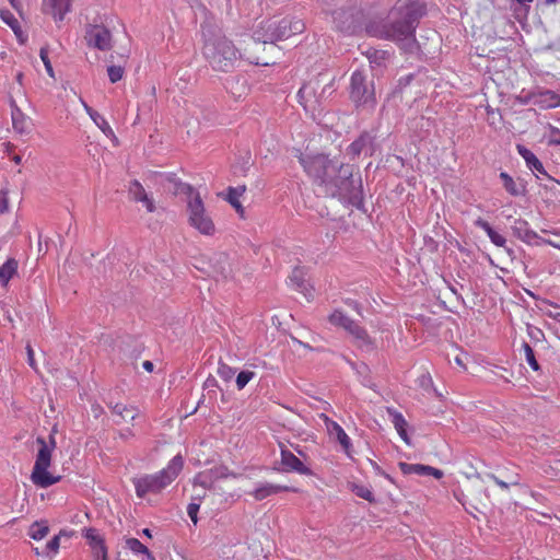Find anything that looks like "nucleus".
Here are the masks:
<instances>
[{
  "label": "nucleus",
  "instance_id": "nucleus-15",
  "mask_svg": "<svg viewBox=\"0 0 560 560\" xmlns=\"http://www.w3.org/2000/svg\"><path fill=\"white\" fill-rule=\"evenodd\" d=\"M72 9V0H43L42 11L50 15L55 22L63 21L65 16Z\"/></svg>",
  "mask_w": 560,
  "mask_h": 560
},
{
  "label": "nucleus",
  "instance_id": "nucleus-20",
  "mask_svg": "<svg viewBox=\"0 0 560 560\" xmlns=\"http://www.w3.org/2000/svg\"><path fill=\"white\" fill-rule=\"evenodd\" d=\"M283 491H296V489L288 487V486L265 482V483L257 485L250 494L257 501H261L270 495H273V494H277V493H280Z\"/></svg>",
  "mask_w": 560,
  "mask_h": 560
},
{
  "label": "nucleus",
  "instance_id": "nucleus-47",
  "mask_svg": "<svg viewBox=\"0 0 560 560\" xmlns=\"http://www.w3.org/2000/svg\"><path fill=\"white\" fill-rule=\"evenodd\" d=\"M548 143H549V145H560V129L559 128L551 127Z\"/></svg>",
  "mask_w": 560,
  "mask_h": 560
},
{
  "label": "nucleus",
  "instance_id": "nucleus-58",
  "mask_svg": "<svg viewBox=\"0 0 560 560\" xmlns=\"http://www.w3.org/2000/svg\"><path fill=\"white\" fill-rule=\"evenodd\" d=\"M93 553L95 560H107V548L100 551H94Z\"/></svg>",
  "mask_w": 560,
  "mask_h": 560
},
{
  "label": "nucleus",
  "instance_id": "nucleus-25",
  "mask_svg": "<svg viewBox=\"0 0 560 560\" xmlns=\"http://www.w3.org/2000/svg\"><path fill=\"white\" fill-rule=\"evenodd\" d=\"M19 264L16 259L9 258L1 267H0V284L5 287L9 281L16 275Z\"/></svg>",
  "mask_w": 560,
  "mask_h": 560
},
{
  "label": "nucleus",
  "instance_id": "nucleus-50",
  "mask_svg": "<svg viewBox=\"0 0 560 560\" xmlns=\"http://www.w3.org/2000/svg\"><path fill=\"white\" fill-rule=\"evenodd\" d=\"M140 202L145 207L148 212H154L156 209L154 200L149 195H147Z\"/></svg>",
  "mask_w": 560,
  "mask_h": 560
},
{
  "label": "nucleus",
  "instance_id": "nucleus-38",
  "mask_svg": "<svg viewBox=\"0 0 560 560\" xmlns=\"http://www.w3.org/2000/svg\"><path fill=\"white\" fill-rule=\"evenodd\" d=\"M126 546L129 550H131L133 553H148V547L144 546L139 539L137 538H128L126 540Z\"/></svg>",
  "mask_w": 560,
  "mask_h": 560
},
{
  "label": "nucleus",
  "instance_id": "nucleus-5",
  "mask_svg": "<svg viewBox=\"0 0 560 560\" xmlns=\"http://www.w3.org/2000/svg\"><path fill=\"white\" fill-rule=\"evenodd\" d=\"M183 466V457L180 455H176L162 470L155 474L143 475L139 478H135L132 483L135 486L137 497L142 499L149 493H160L177 478Z\"/></svg>",
  "mask_w": 560,
  "mask_h": 560
},
{
  "label": "nucleus",
  "instance_id": "nucleus-1",
  "mask_svg": "<svg viewBox=\"0 0 560 560\" xmlns=\"http://www.w3.org/2000/svg\"><path fill=\"white\" fill-rule=\"evenodd\" d=\"M299 162L326 196L337 197L359 208L363 202L361 177L353 176V165L330 160L320 153H300Z\"/></svg>",
  "mask_w": 560,
  "mask_h": 560
},
{
  "label": "nucleus",
  "instance_id": "nucleus-54",
  "mask_svg": "<svg viewBox=\"0 0 560 560\" xmlns=\"http://www.w3.org/2000/svg\"><path fill=\"white\" fill-rule=\"evenodd\" d=\"M506 479H508V482L510 483V486H517V485H520L521 476L518 472H513V474L506 476Z\"/></svg>",
  "mask_w": 560,
  "mask_h": 560
},
{
  "label": "nucleus",
  "instance_id": "nucleus-44",
  "mask_svg": "<svg viewBox=\"0 0 560 560\" xmlns=\"http://www.w3.org/2000/svg\"><path fill=\"white\" fill-rule=\"evenodd\" d=\"M490 241L498 247H503L506 244V240L503 235L499 234L492 228L487 232Z\"/></svg>",
  "mask_w": 560,
  "mask_h": 560
},
{
  "label": "nucleus",
  "instance_id": "nucleus-63",
  "mask_svg": "<svg viewBox=\"0 0 560 560\" xmlns=\"http://www.w3.org/2000/svg\"><path fill=\"white\" fill-rule=\"evenodd\" d=\"M142 366H143V369H144L145 371H148V372H152V371H153V369H154V364H153L151 361H144V362L142 363Z\"/></svg>",
  "mask_w": 560,
  "mask_h": 560
},
{
  "label": "nucleus",
  "instance_id": "nucleus-6",
  "mask_svg": "<svg viewBox=\"0 0 560 560\" xmlns=\"http://www.w3.org/2000/svg\"><path fill=\"white\" fill-rule=\"evenodd\" d=\"M39 445L36 460L32 470L31 479L34 485L40 488H47L60 480V476H54L48 471L51 463L52 450L56 446L54 436H50V443H47L43 438H37Z\"/></svg>",
  "mask_w": 560,
  "mask_h": 560
},
{
  "label": "nucleus",
  "instance_id": "nucleus-22",
  "mask_svg": "<svg viewBox=\"0 0 560 560\" xmlns=\"http://www.w3.org/2000/svg\"><path fill=\"white\" fill-rule=\"evenodd\" d=\"M372 145V137L368 132H363L355 139L347 149L348 154L353 158L359 156L361 153H368Z\"/></svg>",
  "mask_w": 560,
  "mask_h": 560
},
{
  "label": "nucleus",
  "instance_id": "nucleus-42",
  "mask_svg": "<svg viewBox=\"0 0 560 560\" xmlns=\"http://www.w3.org/2000/svg\"><path fill=\"white\" fill-rule=\"evenodd\" d=\"M234 374H235V370L233 368H231L230 365L222 363V362L219 363L218 375L222 380L229 382L230 380H232Z\"/></svg>",
  "mask_w": 560,
  "mask_h": 560
},
{
  "label": "nucleus",
  "instance_id": "nucleus-43",
  "mask_svg": "<svg viewBox=\"0 0 560 560\" xmlns=\"http://www.w3.org/2000/svg\"><path fill=\"white\" fill-rule=\"evenodd\" d=\"M353 491L355 492V494L369 502H373L374 501V495H373V492L365 486H355Z\"/></svg>",
  "mask_w": 560,
  "mask_h": 560
},
{
  "label": "nucleus",
  "instance_id": "nucleus-16",
  "mask_svg": "<svg viewBox=\"0 0 560 560\" xmlns=\"http://www.w3.org/2000/svg\"><path fill=\"white\" fill-rule=\"evenodd\" d=\"M332 22L335 28L346 34H353L355 32V19L352 11L347 9H337L332 12Z\"/></svg>",
  "mask_w": 560,
  "mask_h": 560
},
{
  "label": "nucleus",
  "instance_id": "nucleus-61",
  "mask_svg": "<svg viewBox=\"0 0 560 560\" xmlns=\"http://www.w3.org/2000/svg\"><path fill=\"white\" fill-rule=\"evenodd\" d=\"M194 485H199L203 488H207L208 487V483L207 481L203 479V476L202 475H198L195 477V480H194Z\"/></svg>",
  "mask_w": 560,
  "mask_h": 560
},
{
  "label": "nucleus",
  "instance_id": "nucleus-8",
  "mask_svg": "<svg viewBox=\"0 0 560 560\" xmlns=\"http://www.w3.org/2000/svg\"><path fill=\"white\" fill-rule=\"evenodd\" d=\"M318 88L317 81H310L302 85L296 95L305 112L314 118L323 112L324 107L322 96L317 93Z\"/></svg>",
  "mask_w": 560,
  "mask_h": 560
},
{
  "label": "nucleus",
  "instance_id": "nucleus-49",
  "mask_svg": "<svg viewBox=\"0 0 560 560\" xmlns=\"http://www.w3.org/2000/svg\"><path fill=\"white\" fill-rule=\"evenodd\" d=\"M0 18L7 25L15 23V18L9 10H1Z\"/></svg>",
  "mask_w": 560,
  "mask_h": 560
},
{
  "label": "nucleus",
  "instance_id": "nucleus-48",
  "mask_svg": "<svg viewBox=\"0 0 560 560\" xmlns=\"http://www.w3.org/2000/svg\"><path fill=\"white\" fill-rule=\"evenodd\" d=\"M335 92L334 81L329 82L325 86H323L319 95L322 96L323 103Z\"/></svg>",
  "mask_w": 560,
  "mask_h": 560
},
{
  "label": "nucleus",
  "instance_id": "nucleus-55",
  "mask_svg": "<svg viewBox=\"0 0 560 560\" xmlns=\"http://www.w3.org/2000/svg\"><path fill=\"white\" fill-rule=\"evenodd\" d=\"M491 479L498 487H500L503 490H508L510 488V483L508 481L502 480L494 475L491 476Z\"/></svg>",
  "mask_w": 560,
  "mask_h": 560
},
{
  "label": "nucleus",
  "instance_id": "nucleus-18",
  "mask_svg": "<svg viewBox=\"0 0 560 560\" xmlns=\"http://www.w3.org/2000/svg\"><path fill=\"white\" fill-rule=\"evenodd\" d=\"M10 106L14 130L21 135L28 133L31 129V119L18 107L14 100H11Z\"/></svg>",
  "mask_w": 560,
  "mask_h": 560
},
{
  "label": "nucleus",
  "instance_id": "nucleus-59",
  "mask_svg": "<svg viewBox=\"0 0 560 560\" xmlns=\"http://www.w3.org/2000/svg\"><path fill=\"white\" fill-rule=\"evenodd\" d=\"M32 550L34 551V553L36 556H42V557H44V558H46L48 560H51V556L48 552H46L45 549L44 550H39L38 547H33Z\"/></svg>",
  "mask_w": 560,
  "mask_h": 560
},
{
  "label": "nucleus",
  "instance_id": "nucleus-33",
  "mask_svg": "<svg viewBox=\"0 0 560 560\" xmlns=\"http://www.w3.org/2000/svg\"><path fill=\"white\" fill-rule=\"evenodd\" d=\"M387 412L392 419V422L395 427V429L397 430L398 434H405V429H406V425H407V422L404 418V416L398 412L397 410H395L394 408H387Z\"/></svg>",
  "mask_w": 560,
  "mask_h": 560
},
{
  "label": "nucleus",
  "instance_id": "nucleus-57",
  "mask_svg": "<svg viewBox=\"0 0 560 560\" xmlns=\"http://www.w3.org/2000/svg\"><path fill=\"white\" fill-rule=\"evenodd\" d=\"M27 360H28V364L31 368L33 369H36V363H35V359H34V351L33 349L31 348V346H27Z\"/></svg>",
  "mask_w": 560,
  "mask_h": 560
},
{
  "label": "nucleus",
  "instance_id": "nucleus-29",
  "mask_svg": "<svg viewBox=\"0 0 560 560\" xmlns=\"http://www.w3.org/2000/svg\"><path fill=\"white\" fill-rule=\"evenodd\" d=\"M328 320L331 325L341 327L345 330L349 328V326L354 322L352 318H350L348 315H346L342 311L336 310L334 311L329 317Z\"/></svg>",
  "mask_w": 560,
  "mask_h": 560
},
{
  "label": "nucleus",
  "instance_id": "nucleus-23",
  "mask_svg": "<svg viewBox=\"0 0 560 560\" xmlns=\"http://www.w3.org/2000/svg\"><path fill=\"white\" fill-rule=\"evenodd\" d=\"M80 102L86 112V114L90 116V118L94 121V124L105 133L110 135L113 133V129L109 126L108 121L105 119L104 116H102L100 113L94 110L91 106H89L83 98H80Z\"/></svg>",
  "mask_w": 560,
  "mask_h": 560
},
{
  "label": "nucleus",
  "instance_id": "nucleus-9",
  "mask_svg": "<svg viewBox=\"0 0 560 560\" xmlns=\"http://www.w3.org/2000/svg\"><path fill=\"white\" fill-rule=\"evenodd\" d=\"M85 39L89 46L100 50H108L112 47V34L102 25H91L86 30Z\"/></svg>",
  "mask_w": 560,
  "mask_h": 560
},
{
  "label": "nucleus",
  "instance_id": "nucleus-7",
  "mask_svg": "<svg viewBox=\"0 0 560 560\" xmlns=\"http://www.w3.org/2000/svg\"><path fill=\"white\" fill-rule=\"evenodd\" d=\"M349 95L357 108L372 110L376 105L374 84L361 70L353 71L350 77Z\"/></svg>",
  "mask_w": 560,
  "mask_h": 560
},
{
  "label": "nucleus",
  "instance_id": "nucleus-62",
  "mask_svg": "<svg viewBox=\"0 0 560 560\" xmlns=\"http://www.w3.org/2000/svg\"><path fill=\"white\" fill-rule=\"evenodd\" d=\"M464 358L465 355H462V354H457L454 359L455 363L460 366L462 369H466V365H465V362H464Z\"/></svg>",
  "mask_w": 560,
  "mask_h": 560
},
{
  "label": "nucleus",
  "instance_id": "nucleus-24",
  "mask_svg": "<svg viewBox=\"0 0 560 560\" xmlns=\"http://www.w3.org/2000/svg\"><path fill=\"white\" fill-rule=\"evenodd\" d=\"M83 537L88 540V544L92 548L93 552L106 549L104 539L96 528H85L83 530Z\"/></svg>",
  "mask_w": 560,
  "mask_h": 560
},
{
  "label": "nucleus",
  "instance_id": "nucleus-12",
  "mask_svg": "<svg viewBox=\"0 0 560 560\" xmlns=\"http://www.w3.org/2000/svg\"><path fill=\"white\" fill-rule=\"evenodd\" d=\"M320 418L324 421L326 431L329 434V436L331 439H335L336 441H338L339 444L341 445L343 452L348 456H350L351 448H352L351 439L346 433V431L342 429V427L340 424H338L336 421L331 420L326 415H322Z\"/></svg>",
  "mask_w": 560,
  "mask_h": 560
},
{
  "label": "nucleus",
  "instance_id": "nucleus-64",
  "mask_svg": "<svg viewBox=\"0 0 560 560\" xmlns=\"http://www.w3.org/2000/svg\"><path fill=\"white\" fill-rule=\"evenodd\" d=\"M542 244H547V245H550V246H552L555 248L560 249V244H558V243H556V242H553L551 240L542 238Z\"/></svg>",
  "mask_w": 560,
  "mask_h": 560
},
{
  "label": "nucleus",
  "instance_id": "nucleus-14",
  "mask_svg": "<svg viewBox=\"0 0 560 560\" xmlns=\"http://www.w3.org/2000/svg\"><path fill=\"white\" fill-rule=\"evenodd\" d=\"M280 463L282 470L285 472L294 471L305 476L312 475V470L293 452L285 447H281Z\"/></svg>",
  "mask_w": 560,
  "mask_h": 560
},
{
  "label": "nucleus",
  "instance_id": "nucleus-26",
  "mask_svg": "<svg viewBox=\"0 0 560 560\" xmlns=\"http://www.w3.org/2000/svg\"><path fill=\"white\" fill-rule=\"evenodd\" d=\"M532 2L533 0H511L513 15L518 22L527 19Z\"/></svg>",
  "mask_w": 560,
  "mask_h": 560
},
{
  "label": "nucleus",
  "instance_id": "nucleus-30",
  "mask_svg": "<svg viewBox=\"0 0 560 560\" xmlns=\"http://www.w3.org/2000/svg\"><path fill=\"white\" fill-rule=\"evenodd\" d=\"M245 191V187H238V188H233V187H230L229 190H228V196H226V200L230 202V205L240 213V214H243L244 213V208L242 207L241 202H240V197L242 196V194Z\"/></svg>",
  "mask_w": 560,
  "mask_h": 560
},
{
  "label": "nucleus",
  "instance_id": "nucleus-52",
  "mask_svg": "<svg viewBox=\"0 0 560 560\" xmlns=\"http://www.w3.org/2000/svg\"><path fill=\"white\" fill-rule=\"evenodd\" d=\"M118 435L124 441H128V440L135 438V433H133V431L130 428L121 429L118 432Z\"/></svg>",
  "mask_w": 560,
  "mask_h": 560
},
{
  "label": "nucleus",
  "instance_id": "nucleus-46",
  "mask_svg": "<svg viewBox=\"0 0 560 560\" xmlns=\"http://www.w3.org/2000/svg\"><path fill=\"white\" fill-rule=\"evenodd\" d=\"M200 509V498L197 502H190L187 506V514L191 522L196 525L198 523V511Z\"/></svg>",
  "mask_w": 560,
  "mask_h": 560
},
{
  "label": "nucleus",
  "instance_id": "nucleus-19",
  "mask_svg": "<svg viewBox=\"0 0 560 560\" xmlns=\"http://www.w3.org/2000/svg\"><path fill=\"white\" fill-rule=\"evenodd\" d=\"M349 332L355 345L362 349L372 350L374 349V342L372 338L369 336L368 331L360 326L357 322H353L349 328L346 330Z\"/></svg>",
  "mask_w": 560,
  "mask_h": 560
},
{
  "label": "nucleus",
  "instance_id": "nucleus-17",
  "mask_svg": "<svg viewBox=\"0 0 560 560\" xmlns=\"http://www.w3.org/2000/svg\"><path fill=\"white\" fill-rule=\"evenodd\" d=\"M516 150L518 154L524 159L526 166L538 177L539 175L547 176L548 174L539 161V159L523 144H517Z\"/></svg>",
  "mask_w": 560,
  "mask_h": 560
},
{
  "label": "nucleus",
  "instance_id": "nucleus-3",
  "mask_svg": "<svg viewBox=\"0 0 560 560\" xmlns=\"http://www.w3.org/2000/svg\"><path fill=\"white\" fill-rule=\"evenodd\" d=\"M167 178L174 184V194L185 196L188 224L202 235L213 236L217 232L215 224L206 209L200 192L174 175H168Z\"/></svg>",
  "mask_w": 560,
  "mask_h": 560
},
{
  "label": "nucleus",
  "instance_id": "nucleus-32",
  "mask_svg": "<svg viewBox=\"0 0 560 560\" xmlns=\"http://www.w3.org/2000/svg\"><path fill=\"white\" fill-rule=\"evenodd\" d=\"M290 281L293 283V285L301 292H303L306 296L307 300H310L312 298V294L311 293H306L307 291V287H306V282L304 281L303 279V271L302 269H295L292 273V276L290 277Z\"/></svg>",
  "mask_w": 560,
  "mask_h": 560
},
{
  "label": "nucleus",
  "instance_id": "nucleus-21",
  "mask_svg": "<svg viewBox=\"0 0 560 560\" xmlns=\"http://www.w3.org/2000/svg\"><path fill=\"white\" fill-rule=\"evenodd\" d=\"M535 106L541 109L560 106V95L551 90H535Z\"/></svg>",
  "mask_w": 560,
  "mask_h": 560
},
{
  "label": "nucleus",
  "instance_id": "nucleus-2",
  "mask_svg": "<svg viewBox=\"0 0 560 560\" xmlns=\"http://www.w3.org/2000/svg\"><path fill=\"white\" fill-rule=\"evenodd\" d=\"M425 5L421 1H412L394 7L389 12V21H371L366 25L370 36L394 42L410 40L420 19L425 15Z\"/></svg>",
  "mask_w": 560,
  "mask_h": 560
},
{
  "label": "nucleus",
  "instance_id": "nucleus-35",
  "mask_svg": "<svg viewBox=\"0 0 560 560\" xmlns=\"http://www.w3.org/2000/svg\"><path fill=\"white\" fill-rule=\"evenodd\" d=\"M129 194L133 201L139 202L148 195L143 186L138 180H132L129 185Z\"/></svg>",
  "mask_w": 560,
  "mask_h": 560
},
{
  "label": "nucleus",
  "instance_id": "nucleus-31",
  "mask_svg": "<svg viewBox=\"0 0 560 560\" xmlns=\"http://www.w3.org/2000/svg\"><path fill=\"white\" fill-rule=\"evenodd\" d=\"M500 178L503 182V186L505 190L512 196H521L523 194V189L518 187V185L514 182V179L505 172L500 173Z\"/></svg>",
  "mask_w": 560,
  "mask_h": 560
},
{
  "label": "nucleus",
  "instance_id": "nucleus-28",
  "mask_svg": "<svg viewBox=\"0 0 560 560\" xmlns=\"http://www.w3.org/2000/svg\"><path fill=\"white\" fill-rule=\"evenodd\" d=\"M49 533V526L46 521L34 522L28 528V536L34 540L44 539Z\"/></svg>",
  "mask_w": 560,
  "mask_h": 560
},
{
  "label": "nucleus",
  "instance_id": "nucleus-27",
  "mask_svg": "<svg viewBox=\"0 0 560 560\" xmlns=\"http://www.w3.org/2000/svg\"><path fill=\"white\" fill-rule=\"evenodd\" d=\"M109 408L112 409L113 413L121 417V419H124V420L129 418L130 421H133L139 415V410L135 406H127L124 404H115V405H109Z\"/></svg>",
  "mask_w": 560,
  "mask_h": 560
},
{
  "label": "nucleus",
  "instance_id": "nucleus-37",
  "mask_svg": "<svg viewBox=\"0 0 560 560\" xmlns=\"http://www.w3.org/2000/svg\"><path fill=\"white\" fill-rule=\"evenodd\" d=\"M515 101L521 105H534L535 104V90L525 91L522 90L520 94L515 96Z\"/></svg>",
  "mask_w": 560,
  "mask_h": 560
},
{
  "label": "nucleus",
  "instance_id": "nucleus-56",
  "mask_svg": "<svg viewBox=\"0 0 560 560\" xmlns=\"http://www.w3.org/2000/svg\"><path fill=\"white\" fill-rule=\"evenodd\" d=\"M475 225L482 229L486 233L492 228L486 220L478 218L475 221Z\"/></svg>",
  "mask_w": 560,
  "mask_h": 560
},
{
  "label": "nucleus",
  "instance_id": "nucleus-39",
  "mask_svg": "<svg viewBox=\"0 0 560 560\" xmlns=\"http://www.w3.org/2000/svg\"><path fill=\"white\" fill-rule=\"evenodd\" d=\"M255 376L253 371H242L236 376V386L243 389Z\"/></svg>",
  "mask_w": 560,
  "mask_h": 560
},
{
  "label": "nucleus",
  "instance_id": "nucleus-11",
  "mask_svg": "<svg viewBox=\"0 0 560 560\" xmlns=\"http://www.w3.org/2000/svg\"><path fill=\"white\" fill-rule=\"evenodd\" d=\"M512 232L522 242L532 245H542V237L539 236L534 230L530 229L529 223L524 219H515L512 226Z\"/></svg>",
  "mask_w": 560,
  "mask_h": 560
},
{
  "label": "nucleus",
  "instance_id": "nucleus-4",
  "mask_svg": "<svg viewBox=\"0 0 560 560\" xmlns=\"http://www.w3.org/2000/svg\"><path fill=\"white\" fill-rule=\"evenodd\" d=\"M202 52L210 67L222 72L234 69L242 57L233 42L221 34L206 37Z\"/></svg>",
  "mask_w": 560,
  "mask_h": 560
},
{
  "label": "nucleus",
  "instance_id": "nucleus-36",
  "mask_svg": "<svg viewBox=\"0 0 560 560\" xmlns=\"http://www.w3.org/2000/svg\"><path fill=\"white\" fill-rule=\"evenodd\" d=\"M522 348L524 350L525 360L528 363V365L534 370L538 371L540 369L536 358L533 348L527 343L523 342Z\"/></svg>",
  "mask_w": 560,
  "mask_h": 560
},
{
  "label": "nucleus",
  "instance_id": "nucleus-51",
  "mask_svg": "<svg viewBox=\"0 0 560 560\" xmlns=\"http://www.w3.org/2000/svg\"><path fill=\"white\" fill-rule=\"evenodd\" d=\"M427 468L430 470L423 471V476H433L435 479H441L443 477V471L441 469L434 468L432 466H428Z\"/></svg>",
  "mask_w": 560,
  "mask_h": 560
},
{
  "label": "nucleus",
  "instance_id": "nucleus-45",
  "mask_svg": "<svg viewBox=\"0 0 560 560\" xmlns=\"http://www.w3.org/2000/svg\"><path fill=\"white\" fill-rule=\"evenodd\" d=\"M39 57L45 66V69L47 71V74L50 77V78H54L55 77V73H54V69H52V66H51V62L49 60V57H48V51L46 48H40V51H39Z\"/></svg>",
  "mask_w": 560,
  "mask_h": 560
},
{
  "label": "nucleus",
  "instance_id": "nucleus-40",
  "mask_svg": "<svg viewBox=\"0 0 560 560\" xmlns=\"http://www.w3.org/2000/svg\"><path fill=\"white\" fill-rule=\"evenodd\" d=\"M63 532H60L59 535L54 536L45 546V551L48 552L51 558L58 552L60 547V537Z\"/></svg>",
  "mask_w": 560,
  "mask_h": 560
},
{
  "label": "nucleus",
  "instance_id": "nucleus-41",
  "mask_svg": "<svg viewBox=\"0 0 560 560\" xmlns=\"http://www.w3.org/2000/svg\"><path fill=\"white\" fill-rule=\"evenodd\" d=\"M124 68L120 67V66H109L107 68V74H108V78H109V81L112 83H116L118 81H120L124 77Z\"/></svg>",
  "mask_w": 560,
  "mask_h": 560
},
{
  "label": "nucleus",
  "instance_id": "nucleus-60",
  "mask_svg": "<svg viewBox=\"0 0 560 560\" xmlns=\"http://www.w3.org/2000/svg\"><path fill=\"white\" fill-rule=\"evenodd\" d=\"M13 32H14V34L16 35V37H18V39H19V42H20L21 44H24V43L26 42L27 36H25V35L23 34V32H22L21 27H19V28H16V30H14Z\"/></svg>",
  "mask_w": 560,
  "mask_h": 560
},
{
  "label": "nucleus",
  "instance_id": "nucleus-13",
  "mask_svg": "<svg viewBox=\"0 0 560 560\" xmlns=\"http://www.w3.org/2000/svg\"><path fill=\"white\" fill-rule=\"evenodd\" d=\"M277 18L262 20L253 32V39L256 43L273 44L277 42Z\"/></svg>",
  "mask_w": 560,
  "mask_h": 560
},
{
  "label": "nucleus",
  "instance_id": "nucleus-34",
  "mask_svg": "<svg viewBox=\"0 0 560 560\" xmlns=\"http://www.w3.org/2000/svg\"><path fill=\"white\" fill-rule=\"evenodd\" d=\"M399 468L405 475H419L423 476V471L429 470L427 465L422 464H408V463H399Z\"/></svg>",
  "mask_w": 560,
  "mask_h": 560
},
{
  "label": "nucleus",
  "instance_id": "nucleus-10",
  "mask_svg": "<svg viewBox=\"0 0 560 560\" xmlns=\"http://www.w3.org/2000/svg\"><path fill=\"white\" fill-rule=\"evenodd\" d=\"M277 42L284 40L293 35L301 34L305 30V23L298 18H277Z\"/></svg>",
  "mask_w": 560,
  "mask_h": 560
},
{
  "label": "nucleus",
  "instance_id": "nucleus-53",
  "mask_svg": "<svg viewBox=\"0 0 560 560\" xmlns=\"http://www.w3.org/2000/svg\"><path fill=\"white\" fill-rule=\"evenodd\" d=\"M387 56L386 51H374L371 56H369L370 62L378 63L381 59H385Z\"/></svg>",
  "mask_w": 560,
  "mask_h": 560
}]
</instances>
